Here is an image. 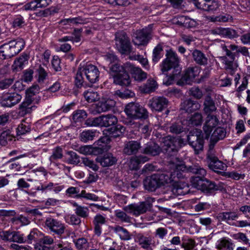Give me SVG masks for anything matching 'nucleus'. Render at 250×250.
Here are the masks:
<instances>
[{
	"mask_svg": "<svg viewBox=\"0 0 250 250\" xmlns=\"http://www.w3.org/2000/svg\"><path fill=\"white\" fill-rule=\"evenodd\" d=\"M171 171H164L155 174L160 186L171 184V191L177 195H184L186 191L184 189L187 187V184L182 183L179 180L183 177V173L186 170V166L182 162L179 164H173L170 167Z\"/></svg>",
	"mask_w": 250,
	"mask_h": 250,
	"instance_id": "f257e3e1",
	"label": "nucleus"
},
{
	"mask_svg": "<svg viewBox=\"0 0 250 250\" xmlns=\"http://www.w3.org/2000/svg\"><path fill=\"white\" fill-rule=\"evenodd\" d=\"M221 46L223 51L226 52V56L221 57L220 60L224 64L225 70L230 74L233 75L238 66L237 61L235 60L236 57L239 53L245 56H249L248 49L245 46H239L232 44L228 46L222 44Z\"/></svg>",
	"mask_w": 250,
	"mask_h": 250,
	"instance_id": "f03ea898",
	"label": "nucleus"
},
{
	"mask_svg": "<svg viewBox=\"0 0 250 250\" xmlns=\"http://www.w3.org/2000/svg\"><path fill=\"white\" fill-rule=\"evenodd\" d=\"M125 112L128 117L134 120L145 119L148 116L147 110L137 103L131 102L127 104Z\"/></svg>",
	"mask_w": 250,
	"mask_h": 250,
	"instance_id": "7ed1b4c3",
	"label": "nucleus"
},
{
	"mask_svg": "<svg viewBox=\"0 0 250 250\" xmlns=\"http://www.w3.org/2000/svg\"><path fill=\"white\" fill-rule=\"evenodd\" d=\"M186 171L199 175V176L192 177L190 179V182L194 188H201L204 182L203 178L206 175V170L198 165H193L188 168L186 167V170L184 172Z\"/></svg>",
	"mask_w": 250,
	"mask_h": 250,
	"instance_id": "20e7f679",
	"label": "nucleus"
},
{
	"mask_svg": "<svg viewBox=\"0 0 250 250\" xmlns=\"http://www.w3.org/2000/svg\"><path fill=\"white\" fill-rule=\"evenodd\" d=\"M80 67L86 79L90 83H94L99 80L100 71L97 67L91 63H86Z\"/></svg>",
	"mask_w": 250,
	"mask_h": 250,
	"instance_id": "39448f33",
	"label": "nucleus"
},
{
	"mask_svg": "<svg viewBox=\"0 0 250 250\" xmlns=\"http://www.w3.org/2000/svg\"><path fill=\"white\" fill-rule=\"evenodd\" d=\"M115 45L117 49L122 54H125L131 51L130 39L125 32L117 33L115 36Z\"/></svg>",
	"mask_w": 250,
	"mask_h": 250,
	"instance_id": "423d86ee",
	"label": "nucleus"
},
{
	"mask_svg": "<svg viewBox=\"0 0 250 250\" xmlns=\"http://www.w3.org/2000/svg\"><path fill=\"white\" fill-rule=\"evenodd\" d=\"M151 30L148 28H143L136 31L132 39V42L135 45H146L150 39Z\"/></svg>",
	"mask_w": 250,
	"mask_h": 250,
	"instance_id": "0eeeda50",
	"label": "nucleus"
},
{
	"mask_svg": "<svg viewBox=\"0 0 250 250\" xmlns=\"http://www.w3.org/2000/svg\"><path fill=\"white\" fill-rule=\"evenodd\" d=\"M162 147L168 152L177 151L181 147L180 140L176 137L167 136L162 139Z\"/></svg>",
	"mask_w": 250,
	"mask_h": 250,
	"instance_id": "6e6552de",
	"label": "nucleus"
},
{
	"mask_svg": "<svg viewBox=\"0 0 250 250\" xmlns=\"http://www.w3.org/2000/svg\"><path fill=\"white\" fill-rule=\"evenodd\" d=\"M44 224L51 231L59 235H62L65 229L64 224L61 221L51 217L46 218Z\"/></svg>",
	"mask_w": 250,
	"mask_h": 250,
	"instance_id": "1a4fd4ad",
	"label": "nucleus"
},
{
	"mask_svg": "<svg viewBox=\"0 0 250 250\" xmlns=\"http://www.w3.org/2000/svg\"><path fill=\"white\" fill-rule=\"evenodd\" d=\"M21 98V96L17 93H6L0 98V104L3 107H11L18 104Z\"/></svg>",
	"mask_w": 250,
	"mask_h": 250,
	"instance_id": "9d476101",
	"label": "nucleus"
},
{
	"mask_svg": "<svg viewBox=\"0 0 250 250\" xmlns=\"http://www.w3.org/2000/svg\"><path fill=\"white\" fill-rule=\"evenodd\" d=\"M168 101L163 96H155L149 101L148 105L152 110L158 112L162 111L167 107Z\"/></svg>",
	"mask_w": 250,
	"mask_h": 250,
	"instance_id": "9b49d317",
	"label": "nucleus"
},
{
	"mask_svg": "<svg viewBox=\"0 0 250 250\" xmlns=\"http://www.w3.org/2000/svg\"><path fill=\"white\" fill-rule=\"evenodd\" d=\"M34 183L35 189L42 192L53 189L56 193H58L64 188L63 186H58V184H54L52 182L42 183L38 181H35Z\"/></svg>",
	"mask_w": 250,
	"mask_h": 250,
	"instance_id": "f8f14e48",
	"label": "nucleus"
},
{
	"mask_svg": "<svg viewBox=\"0 0 250 250\" xmlns=\"http://www.w3.org/2000/svg\"><path fill=\"white\" fill-rule=\"evenodd\" d=\"M125 68L127 69V71L131 74L136 81H142L147 78V74L146 72L130 62H127L125 63Z\"/></svg>",
	"mask_w": 250,
	"mask_h": 250,
	"instance_id": "ddd939ff",
	"label": "nucleus"
},
{
	"mask_svg": "<svg viewBox=\"0 0 250 250\" xmlns=\"http://www.w3.org/2000/svg\"><path fill=\"white\" fill-rule=\"evenodd\" d=\"M188 140L189 145L193 148L196 154H199L203 150L204 140L200 135L189 134Z\"/></svg>",
	"mask_w": 250,
	"mask_h": 250,
	"instance_id": "4468645a",
	"label": "nucleus"
},
{
	"mask_svg": "<svg viewBox=\"0 0 250 250\" xmlns=\"http://www.w3.org/2000/svg\"><path fill=\"white\" fill-rule=\"evenodd\" d=\"M124 210L126 213L138 216L146 212L147 209L145 202H140L139 204H132L124 208Z\"/></svg>",
	"mask_w": 250,
	"mask_h": 250,
	"instance_id": "2eb2a0df",
	"label": "nucleus"
},
{
	"mask_svg": "<svg viewBox=\"0 0 250 250\" xmlns=\"http://www.w3.org/2000/svg\"><path fill=\"white\" fill-rule=\"evenodd\" d=\"M213 95V92L211 91L205 98L203 103V111L206 115H212V113L217 110L215 102L211 98V96Z\"/></svg>",
	"mask_w": 250,
	"mask_h": 250,
	"instance_id": "dca6fc26",
	"label": "nucleus"
},
{
	"mask_svg": "<svg viewBox=\"0 0 250 250\" xmlns=\"http://www.w3.org/2000/svg\"><path fill=\"white\" fill-rule=\"evenodd\" d=\"M152 237L144 233H137L135 237L134 241L137 243L141 248L147 249L150 248L152 245Z\"/></svg>",
	"mask_w": 250,
	"mask_h": 250,
	"instance_id": "f3484780",
	"label": "nucleus"
},
{
	"mask_svg": "<svg viewBox=\"0 0 250 250\" xmlns=\"http://www.w3.org/2000/svg\"><path fill=\"white\" fill-rule=\"evenodd\" d=\"M218 123V119L216 116L213 115H207V120L203 126V130L206 134V138L208 139L214 127Z\"/></svg>",
	"mask_w": 250,
	"mask_h": 250,
	"instance_id": "a211bd4d",
	"label": "nucleus"
},
{
	"mask_svg": "<svg viewBox=\"0 0 250 250\" xmlns=\"http://www.w3.org/2000/svg\"><path fill=\"white\" fill-rule=\"evenodd\" d=\"M115 104L116 102L113 100L103 99L96 105V111L98 113L106 112L114 107Z\"/></svg>",
	"mask_w": 250,
	"mask_h": 250,
	"instance_id": "6ab92c4d",
	"label": "nucleus"
},
{
	"mask_svg": "<svg viewBox=\"0 0 250 250\" xmlns=\"http://www.w3.org/2000/svg\"><path fill=\"white\" fill-rule=\"evenodd\" d=\"M235 245L231 239L228 237H222L215 243V248L218 250H233Z\"/></svg>",
	"mask_w": 250,
	"mask_h": 250,
	"instance_id": "aec40b11",
	"label": "nucleus"
},
{
	"mask_svg": "<svg viewBox=\"0 0 250 250\" xmlns=\"http://www.w3.org/2000/svg\"><path fill=\"white\" fill-rule=\"evenodd\" d=\"M140 148V143L135 141H130L125 143L123 152L128 155H133L137 153Z\"/></svg>",
	"mask_w": 250,
	"mask_h": 250,
	"instance_id": "412c9836",
	"label": "nucleus"
},
{
	"mask_svg": "<svg viewBox=\"0 0 250 250\" xmlns=\"http://www.w3.org/2000/svg\"><path fill=\"white\" fill-rule=\"evenodd\" d=\"M128 72L125 71L117 74H112L114 83L120 85L128 86L130 83Z\"/></svg>",
	"mask_w": 250,
	"mask_h": 250,
	"instance_id": "4be33fe9",
	"label": "nucleus"
},
{
	"mask_svg": "<svg viewBox=\"0 0 250 250\" xmlns=\"http://www.w3.org/2000/svg\"><path fill=\"white\" fill-rule=\"evenodd\" d=\"M106 222V217L100 214H96L93 219V223L94 226V230L96 235L99 236L102 231V226Z\"/></svg>",
	"mask_w": 250,
	"mask_h": 250,
	"instance_id": "5701e85b",
	"label": "nucleus"
},
{
	"mask_svg": "<svg viewBox=\"0 0 250 250\" xmlns=\"http://www.w3.org/2000/svg\"><path fill=\"white\" fill-rule=\"evenodd\" d=\"M144 186L146 189L149 191H155L160 187L155 174L150 177H146L144 181Z\"/></svg>",
	"mask_w": 250,
	"mask_h": 250,
	"instance_id": "b1692460",
	"label": "nucleus"
},
{
	"mask_svg": "<svg viewBox=\"0 0 250 250\" xmlns=\"http://www.w3.org/2000/svg\"><path fill=\"white\" fill-rule=\"evenodd\" d=\"M208 159L209 160V168L215 172H219L221 170H224L227 167L226 164L219 160L215 156Z\"/></svg>",
	"mask_w": 250,
	"mask_h": 250,
	"instance_id": "393cba45",
	"label": "nucleus"
},
{
	"mask_svg": "<svg viewBox=\"0 0 250 250\" xmlns=\"http://www.w3.org/2000/svg\"><path fill=\"white\" fill-rule=\"evenodd\" d=\"M96 160L103 167L111 166L117 162L116 158L110 153L105 154L102 157H98Z\"/></svg>",
	"mask_w": 250,
	"mask_h": 250,
	"instance_id": "a878e982",
	"label": "nucleus"
},
{
	"mask_svg": "<svg viewBox=\"0 0 250 250\" xmlns=\"http://www.w3.org/2000/svg\"><path fill=\"white\" fill-rule=\"evenodd\" d=\"M166 56L168 59V62L174 66L176 71L180 73L181 70L178 67L180 60L176 52L171 49L167 50Z\"/></svg>",
	"mask_w": 250,
	"mask_h": 250,
	"instance_id": "bb28decb",
	"label": "nucleus"
},
{
	"mask_svg": "<svg viewBox=\"0 0 250 250\" xmlns=\"http://www.w3.org/2000/svg\"><path fill=\"white\" fill-rule=\"evenodd\" d=\"M158 87L157 82L153 79H148L146 83L140 86V91L144 93H150L154 92Z\"/></svg>",
	"mask_w": 250,
	"mask_h": 250,
	"instance_id": "cd10ccee",
	"label": "nucleus"
},
{
	"mask_svg": "<svg viewBox=\"0 0 250 250\" xmlns=\"http://www.w3.org/2000/svg\"><path fill=\"white\" fill-rule=\"evenodd\" d=\"M177 23L180 25L188 28H195L199 25L197 21L185 16L179 17Z\"/></svg>",
	"mask_w": 250,
	"mask_h": 250,
	"instance_id": "c85d7f7f",
	"label": "nucleus"
},
{
	"mask_svg": "<svg viewBox=\"0 0 250 250\" xmlns=\"http://www.w3.org/2000/svg\"><path fill=\"white\" fill-rule=\"evenodd\" d=\"M218 219L221 221H224L229 225H234L232 221L238 218V215L234 212H223L218 214Z\"/></svg>",
	"mask_w": 250,
	"mask_h": 250,
	"instance_id": "c756f323",
	"label": "nucleus"
},
{
	"mask_svg": "<svg viewBox=\"0 0 250 250\" xmlns=\"http://www.w3.org/2000/svg\"><path fill=\"white\" fill-rule=\"evenodd\" d=\"M161 151V148L157 144L154 142H149L146 144L143 153L151 156H156L158 155Z\"/></svg>",
	"mask_w": 250,
	"mask_h": 250,
	"instance_id": "7c9ffc66",
	"label": "nucleus"
},
{
	"mask_svg": "<svg viewBox=\"0 0 250 250\" xmlns=\"http://www.w3.org/2000/svg\"><path fill=\"white\" fill-rule=\"evenodd\" d=\"M100 118L101 126L107 127L113 125H116L118 122L117 117L111 114L100 116Z\"/></svg>",
	"mask_w": 250,
	"mask_h": 250,
	"instance_id": "2f4dec72",
	"label": "nucleus"
},
{
	"mask_svg": "<svg viewBox=\"0 0 250 250\" xmlns=\"http://www.w3.org/2000/svg\"><path fill=\"white\" fill-rule=\"evenodd\" d=\"M34 106L32 105V101L30 99L24 101L19 106V114L21 116H24L32 112V108Z\"/></svg>",
	"mask_w": 250,
	"mask_h": 250,
	"instance_id": "473e14b6",
	"label": "nucleus"
},
{
	"mask_svg": "<svg viewBox=\"0 0 250 250\" xmlns=\"http://www.w3.org/2000/svg\"><path fill=\"white\" fill-rule=\"evenodd\" d=\"M8 43L16 55L19 53L25 46V42L21 38H17L16 40L10 41Z\"/></svg>",
	"mask_w": 250,
	"mask_h": 250,
	"instance_id": "72a5a7b5",
	"label": "nucleus"
},
{
	"mask_svg": "<svg viewBox=\"0 0 250 250\" xmlns=\"http://www.w3.org/2000/svg\"><path fill=\"white\" fill-rule=\"evenodd\" d=\"M15 55L8 42L0 46V58L1 59L3 60L9 59Z\"/></svg>",
	"mask_w": 250,
	"mask_h": 250,
	"instance_id": "f704fd0d",
	"label": "nucleus"
},
{
	"mask_svg": "<svg viewBox=\"0 0 250 250\" xmlns=\"http://www.w3.org/2000/svg\"><path fill=\"white\" fill-rule=\"evenodd\" d=\"M181 106V108L187 112H191L197 110L200 107V104L197 102L193 101L191 100L184 101Z\"/></svg>",
	"mask_w": 250,
	"mask_h": 250,
	"instance_id": "c9c22d12",
	"label": "nucleus"
},
{
	"mask_svg": "<svg viewBox=\"0 0 250 250\" xmlns=\"http://www.w3.org/2000/svg\"><path fill=\"white\" fill-rule=\"evenodd\" d=\"M219 7V4L218 1L212 0L202 2V5L199 6V9L206 11L213 12L218 9Z\"/></svg>",
	"mask_w": 250,
	"mask_h": 250,
	"instance_id": "e433bc0d",
	"label": "nucleus"
},
{
	"mask_svg": "<svg viewBox=\"0 0 250 250\" xmlns=\"http://www.w3.org/2000/svg\"><path fill=\"white\" fill-rule=\"evenodd\" d=\"M199 74V69L198 67H190L188 68L186 72L183 79L186 83L195 78Z\"/></svg>",
	"mask_w": 250,
	"mask_h": 250,
	"instance_id": "4c0bfd02",
	"label": "nucleus"
},
{
	"mask_svg": "<svg viewBox=\"0 0 250 250\" xmlns=\"http://www.w3.org/2000/svg\"><path fill=\"white\" fill-rule=\"evenodd\" d=\"M10 221L13 226H16L17 229L22 226L27 225L30 223V221L27 217L21 215L12 218Z\"/></svg>",
	"mask_w": 250,
	"mask_h": 250,
	"instance_id": "58836bf2",
	"label": "nucleus"
},
{
	"mask_svg": "<svg viewBox=\"0 0 250 250\" xmlns=\"http://www.w3.org/2000/svg\"><path fill=\"white\" fill-rule=\"evenodd\" d=\"M112 230L119 236L122 240H129L131 239V236L129 232L123 227L116 226L112 228Z\"/></svg>",
	"mask_w": 250,
	"mask_h": 250,
	"instance_id": "ea45409f",
	"label": "nucleus"
},
{
	"mask_svg": "<svg viewBox=\"0 0 250 250\" xmlns=\"http://www.w3.org/2000/svg\"><path fill=\"white\" fill-rule=\"evenodd\" d=\"M192 57L194 61L200 65L207 64L208 59L201 51L195 50L192 52Z\"/></svg>",
	"mask_w": 250,
	"mask_h": 250,
	"instance_id": "a19ab883",
	"label": "nucleus"
},
{
	"mask_svg": "<svg viewBox=\"0 0 250 250\" xmlns=\"http://www.w3.org/2000/svg\"><path fill=\"white\" fill-rule=\"evenodd\" d=\"M108 131L110 137L117 138L123 135L125 131V128L121 125H117L109 128Z\"/></svg>",
	"mask_w": 250,
	"mask_h": 250,
	"instance_id": "79ce46f5",
	"label": "nucleus"
},
{
	"mask_svg": "<svg viewBox=\"0 0 250 250\" xmlns=\"http://www.w3.org/2000/svg\"><path fill=\"white\" fill-rule=\"evenodd\" d=\"M84 97L88 103H92L98 101L100 99V95L97 92L92 89H88L83 93Z\"/></svg>",
	"mask_w": 250,
	"mask_h": 250,
	"instance_id": "37998d69",
	"label": "nucleus"
},
{
	"mask_svg": "<svg viewBox=\"0 0 250 250\" xmlns=\"http://www.w3.org/2000/svg\"><path fill=\"white\" fill-rule=\"evenodd\" d=\"M65 162L71 165H77L80 163V157L76 152L69 151L66 153Z\"/></svg>",
	"mask_w": 250,
	"mask_h": 250,
	"instance_id": "c03bdc74",
	"label": "nucleus"
},
{
	"mask_svg": "<svg viewBox=\"0 0 250 250\" xmlns=\"http://www.w3.org/2000/svg\"><path fill=\"white\" fill-rule=\"evenodd\" d=\"M63 157L62 148L61 146L54 147L52 150V154L49 157V161L51 163H55Z\"/></svg>",
	"mask_w": 250,
	"mask_h": 250,
	"instance_id": "a18cd8bd",
	"label": "nucleus"
},
{
	"mask_svg": "<svg viewBox=\"0 0 250 250\" xmlns=\"http://www.w3.org/2000/svg\"><path fill=\"white\" fill-rule=\"evenodd\" d=\"M13 138L14 136L9 130L3 131L0 134V144L2 146H5L9 142L12 141Z\"/></svg>",
	"mask_w": 250,
	"mask_h": 250,
	"instance_id": "49530a36",
	"label": "nucleus"
},
{
	"mask_svg": "<svg viewBox=\"0 0 250 250\" xmlns=\"http://www.w3.org/2000/svg\"><path fill=\"white\" fill-rule=\"evenodd\" d=\"M163 46L161 44H158L153 49L152 53V62L154 63L158 62L163 57Z\"/></svg>",
	"mask_w": 250,
	"mask_h": 250,
	"instance_id": "de8ad7c7",
	"label": "nucleus"
},
{
	"mask_svg": "<svg viewBox=\"0 0 250 250\" xmlns=\"http://www.w3.org/2000/svg\"><path fill=\"white\" fill-rule=\"evenodd\" d=\"M30 131V126L29 124L25 122L24 120H22L21 123L17 128V134L18 135L25 134Z\"/></svg>",
	"mask_w": 250,
	"mask_h": 250,
	"instance_id": "09e8293b",
	"label": "nucleus"
},
{
	"mask_svg": "<svg viewBox=\"0 0 250 250\" xmlns=\"http://www.w3.org/2000/svg\"><path fill=\"white\" fill-rule=\"evenodd\" d=\"M226 135V131L224 128L217 127L211 135V138L215 140V141H218L220 140L223 139Z\"/></svg>",
	"mask_w": 250,
	"mask_h": 250,
	"instance_id": "8fccbe9b",
	"label": "nucleus"
},
{
	"mask_svg": "<svg viewBox=\"0 0 250 250\" xmlns=\"http://www.w3.org/2000/svg\"><path fill=\"white\" fill-rule=\"evenodd\" d=\"M216 185L214 182L206 180L202 185L201 189L206 193H211L216 190Z\"/></svg>",
	"mask_w": 250,
	"mask_h": 250,
	"instance_id": "3c124183",
	"label": "nucleus"
},
{
	"mask_svg": "<svg viewBox=\"0 0 250 250\" xmlns=\"http://www.w3.org/2000/svg\"><path fill=\"white\" fill-rule=\"evenodd\" d=\"M96 133V131L91 130H84L81 133V140L85 143L89 140H92L95 137Z\"/></svg>",
	"mask_w": 250,
	"mask_h": 250,
	"instance_id": "603ef678",
	"label": "nucleus"
},
{
	"mask_svg": "<svg viewBox=\"0 0 250 250\" xmlns=\"http://www.w3.org/2000/svg\"><path fill=\"white\" fill-rule=\"evenodd\" d=\"M27 60L28 59L27 55H21L14 61V63L13 65L14 69L16 70L22 69L25 63L27 62Z\"/></svg>",
	"mask_w": 250,
	"mask_h": 250,
	"instance_id": "864d4df0",
	"label": "nucleus"
},
{
	"mask_svg": "<svg viewBox=\"0 0 250 250\" xmlns=\"http://www.w3.org/2000/svg\"><path fill=\"white\" fill-rule=\"evenodd\" d=\"M77 198H83L86 200H91L93 201H97L99 200V197L94 194L91 193H87L85 190H83L80 193L75 195Z\"/></svg>",
	"mask_w": 250,
	"mask_h": 250,
	"instance_id": "5fc2aeb1",
	"label": "nucleus"
},
{
	"mask_svg": "<svg viewBox=\"0 0 250 250\" xmlns=\"http://www.w3.org/2000/svg\"><path fill=\"white\" fill-rule=\"evenodd\" d=\"M76 248L79 250H86L89 248V243L85 238H80L74 241Z\"/></svg>",
	"mask_w": 250,
	"mask_h": 250,
	"instance_id": "6e6d98bb",
	"label": "nucleus"
},
{
	"mask_svg": "<svg viewBox=\"0 0 250 250\" xmlns=\"http://www.w3.org/2000/svg\"><path fill=\"white\" fill-rule=\"evenodd\" d=\"M110 73L112 74H117L120 73H122L125 71H127V69L125 68V63L123 66H121L119 63V62L115 63L112 64L109 67Z\"/></svg>",
	"mask_w": 250,
	"mask_h": 250,
	"instance_id": "4d7b16f0",
	"label": "nucleus"
},
{
	"mask_svg": "<svg viewBox=\"0 0 250 250\" xmlns=\"http://www.w3.org/2000/svg\"><path fill=\"white\" fill-rule=\"evenodd\" d=\"M203 121V117L201 113H195L192 115L188 121L189 125L198 126L201 125Z\"/></svg>",
	"mask_w": 250,
	"mask_h": 250,
	"instance_id": "13d9d810",
	"label": "nucleus"
},
{
	"mask_svg": "<svg viewBox=\"0 0 250 250\" xmlns=\"http://www.w3.org/2000/svg\"><path fill=\"white\" fill-rule=\"evenodd\" d=\"M48 76L47 72L45 69L40 66L37 70L36 78L37 82L40 83H42L46 80Z\"/></svg>",
	"mask_w": 250,
	"mask_h": 250,
	"instance_id": "bf43d9fd",
	"label": "nucleus"
},
{
	"mask_svg": "<svg viewBox=\"0 0 250 250\" xmlns=\"http://www.w3.org/2000/svg\"><path fill=\"white\" fill-rule=\"evenodd\" d=\"M219 30L220 33L226 36L230 39L237 38L239 36L238 32L231 28H222Z\"/></svg>",
	"mask_w": 250,
	"mask_h": 250,
	"instance_id": "052dcab7",
	"label": "nucleus"
},
{
	"mask_svg": "<svg viewBox=\"0 0 250 250\" xmlns=\"http://www.w3.org/2000/svg\"><path fill=\"white\" fill-rule=\"evenodd\" d=\"M195 246V242L194 240L187 238L186 237L182 238V243L181 247L183 249L192 250Z\"/></svg>",
	"mask_w": 250,
	"mask_h": 250,
	"instance_id": "680f3d73",
	"label": "nucleus"
},
{
	"mask_svg": "<svg viewBox=\"0 0 250 250\" xmlns=\"http://www.w3.org/2000/svg\"><path fill=\"white\" fill-rule=\"evenodd\" d=\"M74 211L77 216L82 218H87L89 215V210L86 207L81 206L77 208H75Z\"/></svg>",
	"mask_w": 250,
	"mask_h": 250,
	"instance_id": "e2e57ef3",
	"label": "nucleus"
},
{
	"mask_svg": "<svg viewBox=\"0 0 250 250\" xmlns=\"http://www.w3.org/2000/svg\"><path fill=\"white\" fill-rule=\"evenodd\" d=\"M116 217L121 221L125 223H130L131 218L125 212L120 210H116L115 212Z\"/></svg>",
	"mask_w": 250,
	"mask_h": 250,
	"instance_id": "0e129e2a",
	"label": "nucleus"
},
{
	"mask_svg": "<svg viewBox=\"0 0 250 250\" xmlns=\"http://www.w3.org/2000/svg\"><path fill=\"white\" fill-rule=\"evenodd\" d=\"M86 117L87 114L83 110H77L73 114V119L75 122H82Z\"/></svg>",
	"mask_w": 250,
	"mask_h": 250,
	"instance_id": "69168bd1",
	"label": "nucleus"
},
{
	"mask_svg": "<svg viewBox=\"0 0 250 250\" xmlns=\"http://www.w3.org/2000/svg\"><path fill=\"white\" fill-rule=\"evenodd\" d=\"M26 241L23 235L19 231H12L11 242L23 243Z\"/></svg>",
	"mask_w": 250,
	"mask_h": 250,
	"instance_id": "338daca9",
	"label": "nucleus"
},
{
	"mask_svg": "<svg viewBox=\"0 0 250 250\" xmlns=\"http://www.w3.org/2000/svg\"><path fill=\"white\" fill-rule=\"evenodd\" d=\"M210 208L211 204L208 202H199L194 207L195 211L197 212L208 210Z\"/></svg>",
	"mask_w": 250,
	"mask_h": 250,
	"instance_id": "774afa93",
	"label": "nucleus"
}]
</instances>
